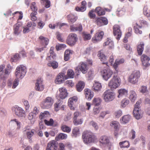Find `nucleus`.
<instances>
[{
	"label": "nucleus",
	"instance_id": "6e6d98bb",
	"mask_svg": "<svg viewBox=\"0 0 150 150\" xmlns=\"http://www.w3.org/2000/svg\"><path fill=\"white\" fill-rule=\"evenodd\" d=\"M115 62L113 65V68L115 69V71L114 72V75H117L118 72V66L119 64Z\"/></svg>",
	"mask_w": 150,
	"mask_h": 150
},
{
	"label": "nucleus",
	"instance_id": "8fccbe9b",
	"mask_svg": "<svg viewBox=\"0 0 150 150\" xmlns=\"http://www.w3.org/2000/svg\"><path fill=\"white\" fill-rule=\"evenodd\" d=\"M55 35H56V38L60 42H63L64 40L62 37V34L60 33L59 32H57L56 33Z\"/></svg>",
	"mask_w": 150,
	"mask_h": 150
},
{
	"label": "nucleus",
	"instance_id": "c03bdc74",
	"mask_svg": "<svg viewBox=\"0 0 150 150\" xmlns=\"http://www.w3.org/2000/svg\"><path fill=\"white\" fill-rule=\"evenodd\" d=\"M79 134V129L78 127H75L74 128L72 131V136L74 137H76Z\"/></svg>",
	"mask_w": 150,
	"mask_h": 150
},
{
	"label": "nucleus",
	"instance_id": "1a4fd4ad",
	"mask_svg": "<svg viewBox=\"0 0 150 150\" xmlns=\"http://www.w3.org/2000/svg\"><path fill=\"white\" fill-rule=\"evenodd\" d=\"M101 73L103 79L105 81H108L111 77L113 74V71L109 69H103L101 71Z\"/></svg>",
	"mask_w": 150,
	"mask_h": 150
},
{
	"label": "nucleus",
	"instance_id": "4be33fe9",
	"mask_svg": "<svg viewBox=\"0 0 150 150\" xmlns=\"http://www.w3.org/2000/svg\"><path fill=\"white\" fill-rule=\"evenodd\" d=\"M78 100V98L75 96L69 99L68 102V105L71 110H74L73 105Z\"/></svg>",
	"mask_w": 150,
	"mask_h": 150
},
{
	"label": "nucleus",
	"instance_id": "864d4df0",
	"mask_svg": "<svg viewBox=\"0 0 150 150\" xmlns=\"http://www.w3.org/2000/svg\"><path fill=\"white\" fill-rule=\"evenodd\" d=\"M83 37L85 40H90L91 38V35L90 34H88L85 32L83 33Z\"/></svg>",
	"mask_w": 150,
	"mask_h": 150
},
{
	"label": "nucleus",
	"instance_id": "ea45409f",
	"mask_svg": "<svg viewBox=\"0 0 150 150\" xmlns=\"http://www.w3.org/2000/svg\"><path fill=\"white\" fill-rule=\"evenodd\" d=\"M129 103V100L126 98L123 99L121 102L120 106L121 108H124Z\"/></svg>",
	"mask_w": 150,
	"mask_h": 150
},
{
	"label": "nucleus",
	"instance_id": "6e6552de",
	"mask_svg": "<svg viewBox=\"0 0 150 150\" xmlns=\"http://www.w3.org/2000/svg\"><path fill=\"white\" fill-rule=\"evenodd\" d=\"M24 132H25L26 135L30 142H32V137L34 135L35 132L34 129H31L30 127L29 126H26L24 128Z\"/></svg>",
	"mask_w": 150,
	"mask_h": 150
},
{
	"label": "nucleus",
	"instance_id": "412c9836",
	"mask_svg": "<svg viewBox=\"0 0 150 150\" xmlns=\"http://www.w3.org/2000/svg\"><path fill=\"white\" fill-rule=\"evenodd\" d=\"M15 114L19 117H22L25 115V111L21 108L18 106L15 108Z\"/></svg>",
	"mask_w": 150,
	"mask_h": 150
},
{
	"label": "nucleus",
	"instance_id": "338daca9",
	"mask_svg": "<svg viewBox=\"0 0 150 150\" xmlns=\"http://www.w3.org/2000/svg\"><path fill=\"white\" fill-rule=\"evenodd\" d=\"M36 116L35 115L33 112H30L28 114V118L29 120H32Z\"/></svg>",
	"mask_w": 150,
	"mask_h": 150
},
{
	"label": "nucleus",
	"instance_id": "2eb2a0df",
	"mask_svg": "<svg viewBox=\"0 0 150 150\" xmlns=\"http://www.w3.org/2000/svg\"><path fill=\"white\" fill-rule=\"evenodd\" d=\"M22 24L18 22L13 26V33L14 34L18 35L21 32Z\"/></svg>",
	"mask_w": 150,
	"mask_h": 150
},
{
	"label": "nucleus",
	"instance_id": "5701e85b",
	"mask_svg": "<svg viewBox=\"0 0 150 150\" xmlns=\"http://www.w3.org/2000/svg\"><path fill=\"white\" fill-rule=\"evenodd\" d=\"M54 49L53 47H51L50 48L49 53L47 54V56L46 59L47 60L50 61L55 59L56 55L54 51Z\"/></svg>",
	"mask_w": 150,
	"mask_h": 150
},
{
	"label": "nucleus",
	"instance_id": "423d86ee",
	"mask_svg": "<svg viewBox=\"0 0 150 150\" xmlns=\"http://www.w3.org/2000/svg\"><path fill=\"white\" fill-rule=\"evenodd\" d=\"M26 73V67L21 65L17 67L15 72V75L17 78L22 79L24 77Z\"/></svg>",
	"mask_w": 150,
	"mask_h": 150
},
{
	"label": "nucleus",
	"instance_id": "393cba45",
	"mask_svg": "<svg viewBox=\"0 0 150 150\" xmlns=\"http://www.w3.org/2000/svg\"><path fill=\"white\" fill-rule=\"evenodd\" d=\"M98 56L101 62H103V64H107L108 62L106 61V57L103 54L102 51H100L98 52Z\"/></svg>",
	"mask_w": 150,
	"mask_h": 150
},
{
	"label": "nucleus",
	"instance_id": "72a5a7b5",
	"mask_svg": "<svg viewBox=\"0 0 150 150\" xmlns=\"http://www.w3.org/2000/svg\"><path fill=\"white\" fill-rule=\"evenodd\" d=\"M39 39L40 40V42L42 45L46 46L48 44L49 40L47 38L44 37L42 36H40Z\"/></svg>",
	"mask_w": 150,
	"mask_h": 150
},
{
	"label": "nucleus",
	"instance_id": "f3484780",
	"mask_svg": "<svg viewBox=\"0 0 150 150\" xmlns=\"http://www.w3.org/2000/svg\"><path fill=\"white\" fill-rule=\"evenodd\" d=\"M67 79L64 73H60L57 76L55 80V83L57 84H60Z\"/></svg>",
	"mask_w": 150,
	"mask_h": 150
},
{
	"label": "nucleus",
	"instance_id": "b1692460",
	"mask_svg": "<svg viewBox=\"0 0 150 150\" xmlns=\"http://www.w3.org/2000/svg\"><path fill=\"white\" fill-rule=\"evenodd\" d=\"M60 93L59 96L62 99L65 98L67 96L68 93L66 88L64 87L61 88H59Z\"/></svg>",
	"mask_w": 150,
	"mask_h": 150
},
{
	"label": "nucleus",
	"instance_id": "e2e57ef3",
	"mask_svg": "<svg viewBox=\"0 0 150 150\" xmlns=\"http://www.w3.org/2000/svg\"><path fill=\"white\" fill-rule=\"evenodd\" d=\"M66 47V46L64 44H60L58 45H56V49L57 50H61L62 48H64Z\"/></svg>",
	"mask_w": 150,
	"mask_h": 150
},
{
	"label": "nucleus",
	"instance_id": "7c9ffc66",
	"mask_svg": "<svg viewBox=\"0 0 150 150\" xmlns=\"http://www.w3.org/2000/svg\"><path fill=\"white\" fill-rule=\"evenodd\" d=\"M130 119V116L129 115H125L122 117L120 119V122L123 124L128 123Z\"/></svg>",
	"mask_w": 150,
	"mask_h": 150
},
{
	"label": "nucleus",
	"instance_id": "c85d7f7f",
	"mask_svg": "<svg viewBox=\"0 0 150 150\" xmlns=\"http://www.w3.org/2000/svg\"><path fill=\"white\" fill-rule=\"evenodd\" d=\"M103 46L108 45L110 49H112L114 47L113 42L110 39L108 38L107 39L106 41L103 43Z\"/></svg>",
	"mask_w": 150,
	"mask_h": 150
},
{
	"label": "nucleus",
	"instance_id": "37998d69",
	"mask_svg": "<svg viewBox=\"0 0 150 150\" xmlns=\"http://www.w3.org/2000/svg\"><path fill=\"white\" fill-rule=\"evenodd\" d=\"M95 12L99 16L104 15L105 14V11L103 10H101V8L99 7L96 8Z\"/></svg>",
	"mask_w": 150,
	"mask_h": 150
},
{
	"label": "nucleus",
	"instance_id": "49530a36",
	"mask_svg": "<svg viewBox=\"0 0 150 150\" xmlns=\"http://www.w3.org/2000/svg\"><path fill=\"white\" fill-rule=\"evenodd\" d=\"M61 129L63 132L68 133H69L71 131V128L66 125H62L61 127Z\"/></svg>",
	"mask_w": 150,
	"mask_h": 150
},
{
	"label": "nucleus",
	"instance_id": "de8ad7c7",
	"mask_svg": "<svg viewBox=\"0 0 150 150\" xmlns=\"http://www.w3.org/2000/svg\"><path fill=\"white\" fill-rule=\"evenodd\" d=\"M67 75L69 78H73L74 75V71L71 69H69L67 71Z\"/></svg>",
	"mask_w": 150,
	"mask_h": 150
},
{
	"label": "nucleus",
	"instance_id": "6ab92c4d",
	"mask_svg": "<svg viewBox=\"0 0 150 150\" xmlns=\"http://www.w3.org/2000/svg\"><path fill=\"white\" fill-rule=\"evenodd\" d=\"M84 93L86 98L88 100H90L94 96L93 92L88 88L84 89Z\"/></svg>",
	"mask_w": 150,
	"mask_h": 150
},
{
	"label": "nucleus",
	"instance_id": "603ef678",
	"mask_svg": "<svg viewBox=\"0 0 150 150\" xmlns=\"http://www.w3.org/2000/svg\"><path fill=\"white\" fill-rule=\"evenodd\" d=\"M37 14V11H33L30 14V18L32 21H35L37 19L36 15Z\"/></svg>",
	"mask_w": 150,
	"mask_h": 150
},
{
	"label": "nucleus",
	"instance_id": "a18cd8bd",
	"mask_svg": "<svg viewBox=\"0 0 150 150\" xmlns=\"http://www.w3.org/2000/svg\"><path fill=\"white\" fill-rule=\"evenodd\" d=\"M47 65L49 67H52L53 69H56L58 67V64L57 62L53 61L48 63Z\"/></svg>",
	"mask_w": 150,
	"mask_h": 150
},
{
	"label": "nucleus",
	"instance_id": "69168bd1",
	"mask_svg": "<svg viewBox=\"0 0 150 150\" xmlns=\"http://www.w3.org/2000/svg\"><path fill=\"white\" fill-rule=\"evenodd\" d=\"M94 11L93 10H91L88 13V16L91 18H94L96 17V15L93 13Z\"/></svg>",
	"mask_w": 150,
	"mask_h": 150
},
{
	"label": "nucleus",
	"instance_id": "79ce46f5",
	"mask_svg": "<svg viewBox=\"0 0 150 150\" xmlns=\"http://www.w3.org/2000/svg\"><path fill=\"white\" fill-rule=\"evenodd\" d=\"M137 98V95L135 91H130L129 99L132 102H134Z\"/></svg>",
	"mask_w": 150,
	"mask_h": 150
},
{
	"label": "nucleus",
	"instance_id": "4c0bfd02",
	"mask_svg": "<svg viewBox=\"0 0 150 150\" xmlns=\"http://www.w3.org/2000/svg\"><path fill=\"white\" fill-rule=\"evenodd\" d=\"M144 44L142 42H141L139 44L137 47V51L139 55H141L142 54L144 50Z\"/></svg>",
	"mask_w": 150,
	"mask_h": 150
},
{
	"label": "nucleus",
	"instance_id": "f704fd0d",
	"mask_svg": "<svg viewBox=\"0 0 150 150\" xmlns=\"http://www.w3.org/2000/svg\"><path fill=\"white\" fill-rule=\"evenodd\" d=\"M101 88L102 86L101 83L98 82H95L92 87L93 89L95 91H100Z\"/></svg>",
	"mask_w": 150,
	"mask_h": 150
},
{
	"label": "nucleus",
	"instance_id": "680f3d73",
	"mask_svg": "<svg viewBox=\"0 0 150 150\" xmlns=\"http://www.w3.org/2000/svg\"><path fill=\"white\" fill-rule=\"evenodd\" d=\"M86 9V7L84 6H82L80 7H76L75 8V10L76 11H78L83 12Z\"/></svg>",
	"mask_w": 150,
	"mask_h": 150
},
{
	"label": "nucleus",
	"instance_id": "2f4dec72",
	"mask_svg": "<svg viewBox=\"0 0 150 150\" xmlns=\"http://www.w3.org/2000/svg\"><path fill=\"white\" fill-rule=\"evenodd\" d=\"M67 17L68 21V22L71 23H74L77 19V16L71 14H70L68 15Z\"/></svg>",
	"mask_w": 150,
	"mask_h": 150
},
{
	"label": "nucleus",
	"instance_id": "dca6fc26",
	"mask_svg": "<svg viewBox=\"0 0 150 150\" xmlns=\"http://www.w3.org/2000/svg\"><path fill=\"white\" fill-rule=\"evenodd\" d=\"M104 34V32L103 31L97 33L92 38V41L93 43H96L101 40Z\"/></svg>",
	"mask_w": 150,
	"mask_h": 150
},
{
	"label": "nucleus",
	"instance_id": "5fc2aeb1",
	"mask_svg": "<svg viewBox=\"0 0 150 150\" xmlns=\"http://www.w3.org/2000/svg\"><path fill=\"white\" fill-rule=\"evenodd\" d=\"M114 115L116 118H119L122 115V111L120 110L115 111L114 113Z\"/></svg>",
	"mask_w": 150,
	"mask_h": 150
},
{
	"label": "nucleus",
	"instance_id": "3c124183",
	"mask_svg": "<svg viewBox=\"0 0 150 150\" xmlns=\"http://www.w3.org/2000/svg\"><path fill=\"white\" fill-rule=\"evenodd\" d=\"M44 122L45 124L47 125L52 126L54 124V121L51 118L49 121L46 119L45 120H44Z\"/></svg>",
	"mask_w": 150,
	"mask_h": 150
},
{
	"label": "nucleus",
	"instance_id": "9d476101",
	"mask_svg": "<svg viewBox=\"0 0 150 150\" xmlns=\"http://www.w3.org/2000/svg\"><path fill=\"white\" fill-rule=\"evenodd\" d=\"M54 102L53 99L50 97H47L42 103V106L43 108H50Z\"/></svg>",
	"mask_w": 150,
	"mask_h": 150
},
{
	"label": "nucleus",
	"instance_id": "7ed1b4c3",
	"mask_svg": "<svg viewBox=\"0 0 150 150\" xmlns=\"http://www.w3.org/2000/svg\"><path fill=\"white\" fill-rule=\"evenodd\" d=\"M147 22L145 20H139L138 23L133 25L135 33L137 34H141L142 31L140 29L144 27L145 25H148Z\"/></svg>",
	"mask_w": 150,
	"mask_h": 150
},
{
	"label": "nucleus",
	"instance_id": "9b49d317",
	"mask_svg": "<svg viewBox=\"0 0 150 150\" xmlns=\"http://www.w3.org/2000/svg\"><path fill=\"white\" fill-rule=\"evenodd\" d=\"M58 144L56 141L52 140L47 144L46 150H57Z\"/></svg>",
	"mask_w": 150,
	"mask_h": 150
},
{
	"label": "nucleus",
	"instance_id": "a19ab883",
	"mask_svg": "<svg viewBox=\"0 0 150 150\" xmlns=\"http://www.w3.org/2000/svg\"><path fill=\"white\" fill-rule=\"evenodd\" d=\"M67 137V134L63 133H60L56 137L55 139L57 141H58L60 139H66Z\"/></svg>",
	"mask_w": 150,
	"mask_h": 150
},
{
	"label": "nucleus",
	"instance_id": "bb28decb",
	"mask_svg": "<svg viewBox=\"0 0 150 150\" xmlns=\"http://www.w3.org/2000/svg\"><path fill=\"white\" fill-rule=\"evenodd\" d=\"M133 113L134 117L137 119H139L142 117V114L140 110L137 109V108L134 109Z\"/></svg>",
	"mask_w": 150,
	"mask_h": 150
},
{
	"label": "nucleus",
	"instance_id": "20e7f679",
	"mask_svg": "<svg viewBox=\"0 0 150 150\" xmlns=\"http://www.w3.org/2000/svg\"><path fill=\"white\" fill-rule=\"evenodd\" d=\"M82 138L84 142L86 144L93 142L94 141L93 133L88 131H85L83 133Z\"/></svg>",
	"mask_w": 150,
	"mask_h": 150
},
{
	"label": "nucleus",
	"instance_id": "58836bf2",
	"mask_svg": "<svg viewBox=\"0 0 150 150\" xmlns=\"http://www.w3.org/2000/svg\"><path fill=\"white\" fill-rule=\"evenodd\" d=\"M119 145L121 148H127L130 146L129 142L127 141L120 142Z\"/></svg>",
	"mask_w": 150,
	"mask_h": 150
},
{
	"label": "nucleus",
	"instance_id": "a878e982",
	"mask_svg": "<svg viewBox=\"0 0 150 150\" xmlns=\"http://www.w3.org/2000/svg\"><path fill=\"white\" fill-rule=\"evenodd\" d=\"M117 93H118L117 97L120 98L126 96L127 95L128 90L125 88H121L118 90Z\"/></svg>",
	"mask_w": 150,
	"mask_h": 150
},
{
	"label": "nucleus",
	"instance_id": "09e8293b",
	"mask_svg": "<svg viewBox=\"0 0 150 150\" xmlns=\"http://www.w3.org/2000/svg\"><path fill=\"white\" fill-rule=\"evenodd\" d=\"M41 3L45 4V7L48 8L50 6V2L49 0H40Z\"/></svg>",
	"mask_w": 150,
	"mask_h": 150
},
{
	"label": "nucleus",
	"instance_id": "f257e3e1",
	"mask_svg": "<svg viewBox=\"0 0 150 150\" xmlns=\"http://www.w3.org/2000/svg\"><path fill=\"white\" fill-rule=\"evenodd\" d=\"M121 83L120 78L117 76V75H114L112 79L108 83L109 87L112 90H113L118 88Z\"/></svg>",
	"mask_w": 150,
	"mask_h": 150
},
{
	"label": "nucleus",
	"instance_id": "ddd939ff",
	"mask_svg": "<svg viewBox=\"0 0 150 150\" xmlns=\"http://www.w3.org/2000/svg\"><path fill=\"white\" fill-rule=\"evenodd\" d=\"M95 23L99 26H101L108 24V22L107 19L104 17H100L96 19Z\"/></svg>",
	"mask_w": 150,
	"mask_h": 150
},
{
	"label": "nucleus",
	"instance_id": "39448f33",
	"mask_svg": "<svg viewBox=\"0 0 150 150\" xmlns=\"http://www.w3.org/2000/svg\"><path fill=\"white\" fill-rule=\"evenodd\" d=\"M103 96L104 100L107 103L112 101L115 98V93L109 90L106 91Z\"/></svg>",
	"mask_w": 150,
	"mask_h": 150
},
{
	"label": "nucleus",
	"instance_id": "a211bd4d",
	"mask_svg": "<svg viewBox=\"0 0 150 150\" xmlns=\"http://www.w3.org/2000/svg\"><path fill=\"white\" fill-rule=\"evenodd\" d=\"M35 88L36 91H42L44 89V86L42 84V82L41 78L38 79L37 80L35 83Z\"/></svg>",
	"mask_w": 150,
	"mask_h": 150
},
{
	"label": "nucleus",
	"instance_id": "cd10ccee",
	"mask_svg": "<svg viewBox=\"0 0 150 150\" xmlns=\"http://www.w3.org/2000/svg\"><path fill=\"white\" fill-rule=\"evenodd\" d=\"M85 86V83L82 81H79L76 86V88L78 92L81 91L83 89Z\"/></svg>",
	"mask_w": 150,
	"mask_h": 150
},
{
	"label": "nucleus",
	"instance_id": "13d9d810",
	"mask_svg": "<svg viewBox=\"0 0 150 150\" xmlns=\"http://www.w3.org/2000/svg\"><path fill=\"white\" fill-rule=\"evenodd\" d=\"M74 124L75 125H79L81 124L83 122V119H79L78 120L77 119L73 121Z\"/></svg>",
	"mask_w": 150,
	"mask_h": 150
},
{
	"label": "nucleus",
	"instance_id": "0eeeda50",
	"mask_svg": "<svg viewBox=\"0 0 150 150\" xmlns=\"http://www.w3.org/2000/svg\"><path fill=\"white\" fill-rule=\"evenodd\" d=\"M77 35L75 33L70 34L67 39L66 42L67 44L71 46L74 45L78 40Z\"/></svg>",
	"mask_w": 150,
	"mask_h": 150
},
{
	"label": "nucleus",
	"instance_id": "bf43d9fd",
	"mask_svg": "<svg viewBox=\"0 0 150 150\" xmlns=\"http://www.w3.org/2000/svg\"><path fill=\"white\" fill-rule=\"evenodd\" d=\"M30 8L33 11H37L38 8L36 6V3L35 2H33L32 3L30 6Z\"/></svg>",
	"mask_w": 150,
	"mask_h": 150
},
{
	"label": "nucleus",
	"instance_id": "f03ea898",
	"mask_svg": "<svg viewBox=\"0 0 150 150\" xmlns=\"http://www.w3.org/2000/svg\"><path fill=\"white\" fill-rule=\"evenodd\" d=\"M140 73L139 71H134L132 72L128 78V81L132 84L137 83L140 76Z\"/></svg>",
	"mask_w": 150,
	"mask_h": 150
},
{
	"label": "nucleus",
	"instance_id": "c9c22d12",
	"mask_svg": "<svg viewBox=\"0 0 150 150\" xmlns=\"http://www.w3.org/2000/svg\"><path fill=\"white\" fill-rule=\"evenodd\" d=\"M102 102V100L100 98L95 97L93 99L92 104L95 106L99 105Z\"/></svg>",
	"mask_w": 150,
	"mask_h": 150
},
{
	"label": "nucleus",
	"instance_id": "e433bc0d",
	"mask_svg": "<svg viewBox=\"0 0 150 150\" xmlns=\"http://www.w3.org/2000/svg\"><path fill=\"white\" fill-rule=\"evenodd\" d=\"M110 126L115 130H119L120 125L119 122L116 121H113L110 122Z\"/></svg>",
	"mask_w": 150,
	"mask_h": 150
},
{
	"label": "nucleus",
	"instance_id": "0e129e2a",
	"mask_svg": "<svg viewBox=\"0 0 150 150\" xmlns=\"http://www.w3.org/2000/svg\"><path fill=\"white\" fill-rule=\"evenodd\" d=\"M18 78H17L15 79L13 81L12 86V88L13 89L15 88L16 86L18 85L19 81L18 79Z\"/></svg>",
	"mask_w": 150,
	"mask_h": 150
},
{
	"label": "nucleus",
	"instance_id": "4468645a",
	"mask_svg": "<svg viewBox=\"0 0 150 150\" xmlns=\"http://www.w3.org/2000/svg\"><path fill=\"white\" fill-rule=\"evenodd\" d=\"M113 34L116 36L117 40L120 39L122 35V32L120 30V26L118 25H115L113 27Z\"/></svg>",
	"mask_w": 150,
	"mask_h": 150
},
{
	"label": "nucleus",
	"instance_id": "f8f14e48",
	"mask_svg": "<svg viewBox=\"0 0 150 150\" xmlns=\"http://www.w3.org/2000/svg\"><path fill=\"white\" fill-rule=\"evenodd\" d=\"M140 59L143 66L145 67L150 66V64L149 62L150 60V58L145 54L142 55L140 57Z\"/></svg>",
	"mask_w": 150,
	"mask_h": 150
},
{
	"label": "nucleus",
	"instance_id": "aec40b11",
	"mask_svg": "<svg viewBox=\"0 0 150 150\" xmlns=\"http://www.w3.org/2000/svg\"><path fill=\"white\" fill-rule=\"evenodd\" d=\"M77 68L80 69L82 73L86 74L88 69V65L85 63L81 62L79 64Z\"/></svg>",
	"mask_w": 150,
	"mask_h": 150
},
{
	"label": "nucleus",
	"instance_id": "4d7b16f0",
	"mask_svg": "<svg viewBox=\"0 0 150 150\" xmlns=\"http://www.w3.org/2000/svg\"><path fill=\"white\" fill-rule=\"evenodd\" d=\"M49 114V112L47 111H45L43 112H41L39 115V118L40 119L45 118L46 115Z\"/></svg>",
	"mask_w": 150,
	"mask_h": 150
},
{
	"label": "nucleus",
	"instance_id": "052dcab7",
	"mask_svg": "<svg viewBox=\"0 0 150 150\" xmlns=\"http://www.w3.org/2000/svg\"><path fill=\"white\" fill-rule=\"evenodd\" d=\"M135 131L133 129H132L129 133V135L131 139H133L135 138Z\"/></svg>",
	"mask_w": 150,
	"mask_h": 150
},
{
	"label": "nucleus",
	"instance_id": "c756f323",
	"mask_svg": "<svg viewBox=\"0 0 150 150\" xmlns=\"http://www.w3.org/2000/svg\"><path fill=\"white\" fill-rule=\"evenodd\" d=\"M99 142L103 144L106 145L109 143L110 140L107 136H103L100 137Z\"/></svg>",
	"mask_w": 150,
	"mask_h": 150
},
{
	"label": "nucleus",
	"instance_id": "473e14b6",
	"mask_svg": "<svg viewBox=\"0 0 150 150\" xmlns=\"http://www.w3.org/2000/svg\"><path fill=\"white\" fill-rule=\"evenodd\" d=\"M74 52L72 50H66L64 53V59L65 61H68L70 59V56Z\"/></svg>",
	"mask_w": 150,
	"mask_h": 150
},
{
	"label": "nucleus",
	"instance_id": "774afa93",
	"mask_svg": "<svg viewBox=\"0 0 150 150\" xmlns=\"http://www.w3.org/2000/svg\"><path fill=\"white\" fill-rule=\"evenodd\" d=\"M90 125H92L95 128L96 130L98 129V127L97 125V123L93 121H91L90 123Z\"/></svg>",
	"mask_w": 150,
	"mask_h": 150
}]
</instances>
